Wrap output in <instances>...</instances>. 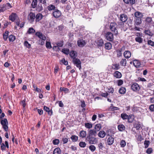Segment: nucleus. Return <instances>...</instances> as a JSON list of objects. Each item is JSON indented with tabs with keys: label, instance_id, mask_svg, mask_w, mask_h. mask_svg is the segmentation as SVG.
Instances as JSON below:
<instances>
[{
	"label": "nucleus",
	"instance_id": "nucleus-60",
	"mask_svg": "<svg viewBox=\"0 0 154 154\" xmlns=\"http://www.w3.org/2000/svg\"><path fill=\"white\" fill-rule=\"evenodd\" d=\"M24 45L27 48H30L31 45L30 44H29L28 42L26 41L24 43Z\"/></svg>",
	"mask_w": 154,
	"mask_h": 154
},
{
	"label": "nucleus",
	"instance_id": "nucleus-33",
	"mask_svg": "<svg viewBox=\"0 0 154 154\" xmlns=\"http://www.w3.org/2000/svg\"><path fill=\"white\" fill-rule=\"evenodd\" d=\"M128 121L129 122L132 123L134 120V116L133 115H131L128 116Z\"/></svg>",
	"mask_w": 154,
	"mask_h": 154
},
{
	"label": "nucleus",
	"instance_id": "nucleus-35",
	"mask_svg": "<svg viewBox=\"0 0 154 154\" xmlns=\"http://www.w3.org/2000/svg\"><path fill=\"white\" fill-rule=\"evenodd\" d=\"M144 33L146 35H147L151 36H153V34L149 30H146L144 31Z\"/></svg>",
	"mask_w": 154,
	"mask_h": 154
},
{
	"label": "nucleus",
	"instance_id": "nucleus-43",
	"mask_svg": "<svg viewBox=\"0 0 154 154\" xmlns=\"http://www.w3.org/2000/svg\"><path fill=\"white\" fill-rule=\"evenodd\" d=\"M8 32L6 31L3 34V37L4 39L6 41L8 38Z\"/></svg>",
	"mask_w": 154,
	"mask_h": 154
},
{
	"label": "nucleus",
	"instance_id": "nucleus-9",
	"mask_svg": "<svg viewBox=\"0 0 154 154\" xmlns=\"http://www.w3.org/2000/svg\"><path fill=\"white\" fill-rule=\"evenodd\" d=\"M0 145H1V149L2 151L5 150L6 148L8 149L9 148V144L7 141H5V144L3 143H1Z\"/></svg>",
	"mask_w": 154,
	"mask_h": 154
},
{
	"label": "nucleus",
	"instance_id": "nucleus-16",
	"mask_svg": "<svg viewBox=\"0 0 154 154\" xmlns=\"http://www.w3.org/2000/svg\"><path fill=\"white\" fill-rule=\"evenodd\" d=\"M17 17L16 14L12 13L9 16V19L12 21H14Z\"/></svg>",
	"mask_w": 154,
	"mask_h": 154
},
{
	"label": "nucleus",
	"instance_id": "nucleus-10",
	"mask_svg": "<svg viewBox=\"0 0 154 154\" xmlns=\"http://www.w3.org/2000/svg\"><path fill=\"white\" fill-rule=\"evenodd\" d=\"M114 142V138L112 136H110L107 138L106 144L109 146H111L113 144Z\"/></svg>",
	"mask_w": 154,
	"mask_h": 154
},
{
	"label": "nucleus",
	"instance_id": "nucleus-13",
	"mask_svg": "<svg viewBox=\"0 0 154 154\" xmlns=\"http://www.w3.org/2000/svg\"><path fill=\"white\" fill-rule=\"evenodd\" d=\"M127 16L125 14H122L120 15V20L122 22L121 25H123V22H125L127 20Z\"/></svg>",
	"mask_w": 154,
	"mask_h": 154
},
{
	"label": "nucleus",
	"instance_id": "nucleus-64",
	"mask_svg": "<svg viewBox=\"0 0 154 154\" xmlns=\"http://www.w3.org/2000/svg\"><path fill=\"white\" fill-rule=\"evenodd\" d=\"M152 21V19L151 17H148L146 18V21L148 23H150Z\"/></svg>",
	"mask_w": 154,
	"mask_h": 154
},
{
	"label": "nucleus",
	"instance_id": "nucleus-4",
	"mask_svg": "<svg viewBox=\"0 0 154 154\" xmlns=\"http://www.w3.org/2000/svg\"><path fill=\"white\" fill-rule=\"evenodd\" d=\"M72 61L74 65H76L77 67L79 68V69H80L81 68V63L79 59L76 58L73 59Z\"/></svg>",
	"mask_w": 154,
	"mask_h": 154
},
{
	"label": "nucleus",
	"instance_id": "nucleus-31",
	"mask_svg": "<svg viewBox=\"0 0 154 154\" xmlns=\"http://www.w3.org/2000/svg\"><path fill=\"white\" fill-rule=\"evenodd\" d=\"M120 63L121 65L122 66H126L127 63L126 60L125 59H122L120 61Z\"/></svg>",
	"mask_w": 154,
	"mask_h": 154
},
{
	"label": "nucleus",
	"instance_id": "nucleus-18",
	"mask_svg": "<svg viewBox=\"0 0 154 154\" xmlns=\"http://www.w3.org/2000/svg\"><path fill=\"white\" fill-rule=\"evenodd\" d=\"M69 55L70 57L73 59L76 58L77 56V54L76 51H71L69 52Z\"/></svg>",
	"mask_w": 154,
	"mask_h": 154
},
{
	"label": "nucleus",
	"instance_id": "nucleus-27",
	"mask_svg": "<svg viewBox=\"0 0 154 154\" xmlns=\"http://www.w3.org/2000/svg\"><path fill=\"white\" fill-rule=\"evenodd\" d=\"M104 44L103 40L101 39H98L97 42V44L99 46H101Z\"/></svg>",
	"mask_w": 154,
	"mask_h": 154
},
{
	"label": "nucleus",
	"instance_id": "nucleus-54",
	"mask_svg": "<svg viewBox=\"0 0 154 154\" xmlns=\"http://www.w3.org/2000/svg\"><path fill=\"white\" fill-rule=\"evenodd\" d=\"M150 142L148 140H145L144 142V145L145 146V147L147 148L148 147L149 144Z\"/></svg>",
	"mask_w": 154,
	"mask_h": 154
},
{
	"label": "nucleus",
	"instance_id": "nucleus-47",
	"mask_svg": "<svg viewBox=\"0 0 154 154\" xmlns=\"http://www.w3.org/2000/svg\"><path fill=\"white\" fill-rule=\"evenodd\" d=\"M120 145L121 147H124L126 145L125 141L124 140H122L120 142Z\"/></svg>",
	"mask_w": 154,
	"mask_h": 154
},
{
	"label": "nucleus",
	"instance_id": "nucleus-52",
	"mask_svg": "<svg viewBox=\"0 0 154 154\" xmlns=\"http://www.w3.org/2000/svg\"><path fill=\"white\" fill-rule=\"evenodd\" d=\"M147 44L149 45L154 47V42L150 40L148 41Z\"/></svg>",
	"mask_w": 154,
	"mask_h": 154
},
{
	"label": "nucleus",
	"instance_id": "nucleus-28",
	"mask_svg": "<svg viewBox=\"0 0 154 154\" xmlns=\"http://www.w3.org/2000/svg\"><path fill=\"white\" fill-rule=\"evenodd\" d=\"M134 15L137 18H141L142 16L143 15L140 12L137 11L136 12H135L134 14Z\"/></svg>",
	"mask_w": 154,
	"mask_h": 154
},
{
	"label": "nucleus",
	"instance_id": "nucleus-59",
	"mask_svg": "<svg viewBox=\"0 0 154 154\" xmlns=\"http://www.w3.org/2000/svg\"><path fill=\"white\" fill-rule=\"evenodd\" d=\"M20 104L22 105V106L23 107V108L24 109V107L26 106V100H24L22 101H21Z\"/></svg>",
	"mask_w": 154,
	"mask_h": 154
},
{
	"label": "nucleus",
	"instance_id": "nucleus-8",
	"mask_svg": "<svg viewBox=\"0 0 154 154\" xmlns=\"http://www.w3.org/2000/svg\"><path fill=\"white\" fill-rule=\"evenodd\" d=\"M131 88L133 91H139L140 89L139 85L137 83H134L132 84Z\"/></svg>",
	"mask_w": 154,
	"mask_h": 154
},
{
	"label": "nucleus",
	"instance_id": "nucleus-49",
	"mask_svg": "<svg viewBox=\"0 0 154 154\" xmlns=\"http://www.w3.org/2000/svg\"><path fill=\"white\" fill-rule=\"evenodd\" d=\"M46 40L39 39L38 41V43L39 45H43L45 43V41Z\"/></svg>",
	"mask_w": 154,
	"mask_h": 154
},
{
	"label": "nucleus",
	"instance_id": "nucleus-58",
	"mask_svg": "<svg viewBox=\"0 0 154 154\" xmlns=\"http://www.w3.org/2000/svg\"><path fill=\"white\" fill-rule=\"evenodd\" d=\"M110 109L112 111L116 110H119V108L114 106H111L110 107Z\"/></svg>",
	"mask_w": 154,
	"mask_h": 154
},
{
	"label": "nucleus",
	"instance_id": "nucleus-25",
	"mask_svg": "<svg viewBox=\"0 0 154 154\" xmlns=\"http://www.w3.org/2000/svg\"><path fill=\"white\" fill-rule=\"evenodd\" d=\"M119 93L121 94H124L126 92V89L125 88L122 87L119 90Z\"/></svg>",
	"mask_w": 154,
	"mask_h": 154
},
{
	"label": "nucleus",
	"instance_id": "nucleus-30",
	"mask_svg": "<svg viewBox=\"0 0 154 154\" xmlns=\"http://www.w3.org/2000/svg\"><path fill=\"white\" fill-rule=\"evenodd\" d=\"M142 37H136L135 38V41L139 43H142L143 41Z\"/></svg>",
	"mask_w": 154,
	"mask_h": 154
},
{
	"label": "nucleus",
	"instance_id": "nucleus-55",
	"mask_svg": "<svg viewBox=\"0 0 154 154\" xmlns=\"http://www.w3.org/2000/svg\"><path fill=\"white\" fill-rule=\"evenodd\" d=\"M60 141L58 139H55L53 141V143L54 145H58Z\"/></svg>",
	"mask_w": 154,
	"mask_h": 154
},
{
	"label": "nucleus",
	"instance_id": "nucleus-37",
	"mask_svg": "<svg viewBox=\"0 0 154 154\" xmlns=\"http://www.w3.org/2000/svg\"><path fill=\"white\" fill-rule=\"evenodd\" d=\"M124 2L127 4H133L135 3V0H123Z\"/></svg>",
	"mask_w": 154,
	"mask_h": 154
},
{
	"label": "nucleus",
	"instance_id": "nucleus-5",
	"mask_svg": "<svg viewBox=\"0 0 154 154\" xmlns=\"http://www.w3.org/2000/svg\"><path fill=\"white\" fill-rule=\"evenodd\" d=\"M35 18V14L33 13H30L28 16V19L30 23H32Z\"/></svg>",
	"mask_w": 154,
	"mask_h": 154
},
{
	"label": "nucleus",
	"instance_id": "nucleus-53",
	"mask_svg": "<svg viewBox=\"0 0 154 154\" xmlns=\"http://www.w3.org/2000/svg\"><path fill=\"white\" fill-rule=\"evenodd\" d=\"M46 47L47 48H51V46L50 42H46Z\"/></svg>",
	"mask_w": 154,
	"mask_h": 154
},
{
	"label": "nucleus",
	"instance_id": "nucleus-40",
	"mask_svg": "<svg viewBox=\"0 0 154 154\" xmlns=\"http://www.w3.org/2000/svg\"><path fill=\"white\" fill-rule=\"evenodd\" d=\"M44 109L46 112H48V114L50 115H51L52 112H51L49 109V108L46 106H44Z\"/></svg>",
	"mask_w": 154,
	"mask_h": 154
},
{
	"label": "nucleus",
	"instance_id": "nucleus-14",
	"mask_svg": "<svg viewBox=\"0 0 154 154\" xmlns=\"http://www.w3.org/2000/svg\"><path fill=\"white\" fill-rule=\"evenodd\" d=\"M97 134V132L94 129H91L88 131V136L91 137L93 136H95Z\"/></svg>",
	"mask_w": 154,
	"mask_h": 154
},
{
	"label": "nucleus",
	"instance_id": "nucleus-42",
	"mask_svg": "<svg viewBox=\"0 0 154 154\" xmlns=\"http://www.w3.org/2000/svg\"><path fill=\"white\" fill-rule=\"evenodd\" d=\"M71 138L72 141L76 142L78 140V137L75 135H72L71 137Z\"/></svg>",
	"mask_w": 154,
	"mask_h": 154
},
{
	"label": "nucleus",
	"instance_id": "nucleus-48",
	"mask_svg": "<svg viewBox=\"0 0 154 154\" xmlns=\"http://www.w3.org/2000/svg\"><path fill=\"white\" fill-rule=\"evenodd\" d=\"M55 8V6L52 5H51L48 7V9L49 11H51L53 10H54Z\"/></svg>",
	"mask_w": 154,
	"mask_h": 154
},
{
	"label": "nucleus",
	"instance_id": "nucleus-21",
	"mask_svg": "<svg viewBox=\"0 0 154 154\" xmlns=\"http://www.w3.org/2000/svg\"><path fill=\"white\" fill-rule=\"evenodd\" d=\"M106 132L103 131H100L98 134V136L101 138H104L106 136Z\"/></svg>",
	"mask_w": 154,
	"mask_h": 154
},
{
	"label": "nucleus",
	"instance_id": "nucleus-44",
	"mask_svg": "<svg viewBox=\"0 0 154 154\" xmlns=\"http://www.w3.org/2000/svg\"><path fill=\"white\" fill-rule=\"evenodd\" d=\"M141 19L140 18H137L136 20L135 23L136 25H139L141 23Z\"/></svg>",
	"mask_w": 154,
	"mask_h": 154
},
{
	"label": "nucleus",
	"instance_id": "nucleus-50",
	"mask_svg": "<svg viewBox=\"0 0 154 154\" xmlns=\"http://www.w3.org/2000/svg\"><path fill=\"white\" fill-rule=\"evenodd\" d=\"M35 32V30L32 28H29L27 31V32L29 34L34 33Z\"/></svg>",
	"mask_w": 154,
	"mask_h": 154
},
{
	"label": "nucleus",
	"instance_id": "nucleus-17",
	"mask_svg": "<svg viewBox=\"0 0 154 154\" xmlns=\"http://www.w3.org/2000/svg\"><path fill=\"white\" fill-rule=\"evenodd\" d=\"M133 63L134 66L136 68L139 67L141 65L140 62L137 60H133Z\"/></svg>",
	"mask_w": 154,
	"mask_h": 154
},
{
	"label": "nucleus",
	"instance_id": "nucleus-24",
	"mask_svg": "<svg viewBox=\"0 0 154 154\" xmlns=\"http://www.w3.org/2000/svg\"><path fill=\"white\" fill-rule=\"evenodd\" d=\"M101 128V125L100 124H98L95 125L94 129L97 132L99 131L100 130Z\"/></svg>",
	"mask_w": 154,
	"mask_h": 154
},
{
	"label": "nucleus",
	"instance_id": "nucleus-56",
	"mask_svg": "<svg viewBox=\"0 0 154 154\" xmlns=\"http://www.w3.org/2000/svg\"><path fill=\"white\" fill-rule=\"evenodd\" d=\"M117 83L118 86H121L123 84V81L122 79L118 80L117 81Z\"/></svg>",
	"mask_w": 154,
	"mask_h": 154
},
{
	"label": "nucleus",
	"instance_id": "nucleus-62",
	"mask_svg": "<svg viewBox=\"0 0 154 154\" xmlns=\"http://www.w3.org/2000/svg\"><path fill=\"white\" fill-rule=\"evenodd\" d=\"M98 146L100 149H101L102 150L103 148H104V146L101 143H100L98 144Z\"/></svg>",
	"mask_w": 154,
	"mask_h": 154
},
{
	"label": "nucleus",
	"instance_id": "nucleus-12",
	"mask_svg": "<svg viewBox=\"0 0 154 154\" xmlns=\"http://www.w3.org/2000/svg\"><path fill=\"white\" fill-rule=\"evenodd\" d=\"M35 35L39 38V39H46V38L45 36L40 32H37L36 33Z\"/></svg>",
	"mask_w": 154,
	"mask_h": 154
},
{
	"label": "nucleus",
	"instance_id": "nucleus-11",
	"mask_svg": "<svg viewBox=\"0 0 154 154\" xmlns=\"http://www.w3.org/2000/svg\"><path fill=\"white\" fill-rule=\"evenodd\" d=\"M52 14L53 16L56 18L60 17L61 14V12L57 10H54Z\"/></svg>",
	"mask_w": 154,
	"mask_h": 154
},
{
	"label": "nucleus",
	"instance_id": "nucleus-23",
	"mask_svg": "<svg viewBox=\"0 0 154 154\" xmlns=\"http://www.w3.org/2000/svg\"><path fill=\"white\" fill-rule=\"evenodd\" d=\"M86 132L85 131L82 130L79 133V136L82 138H85L86 135Z\"/></svg>",
	"mask_w": 154,
	"mask_h": 154
},
{
	"label": "nucleus",
	"instance_id": "nucleus-7",
	"mask_svg": "<svg viewBox=\"0 0 154 154\" xmlns=\"http://www.w3.org/2000/svg\"><path fill=\"white\" fill-rule=\"evenodd\" d=\"M85 41L83 39H80L77 41L78 45L80 47H83L86 44Z\"/></svg>",
	"mask_w": 154,
	"mask_h": 154
},
{
	"label": "nucleus",
	"instance_id": "nucleus-3",
	"mask_svg": "<svg viewBox=\"0 0 154 154\" xmlns=\"http://www.w3.org/2000/svg\"><path fill=\"white\" fill-rule=\"evenodd\" d=\"M1 123L2 125L3 128L5 131H7L8 130V127L7 125L8 122L6 119H5L1 121Z\"/></svg>",
	"mask_w": 154,
	"mask_h": 154
},
{
	"label": "nucleus",
	"instance_id": "nucleus-63",
	"mask_svg": "<svg viewBox=\"0 0 154 154\" xmlns=\"http://www.w3.org/2000/svg\"><path fill=\"white\" fill-rule=\"evenodd\" d=\"M152 151V149L151 148H148L146 151V152L148 154H150L151 153Z\"/></svg>",
	"mask_w": 154,
	"mask_h": 154
},
{
	"label": "nucleus",
	"instance_id": "nucleus-41",
	"mask_svg": "<svg viewBox=\"0 0 154 154\" xmlns=\"http://www.w3.org/2000/svg\"><path fill=\"white\" fill-rule=\"evenodd\" d=\"M62 52L64 54L68 55L69 53V50L67 48H64L62 50Z\"/></svg>",
	"mask_w": 154,
	"mask_h": 154
},
{
	"label": "nucleus",
	"instance_id": "nucleus-26",
	"mask_svg": "<svg viewBox=\"0 0 154 154\" xmlns=\"http://www.w3.org/2000/svg\"><path fill=\"white\" fill-rule=\"evenodd\" d=\"M119 130L120 131H123L125 130V127L123 125H119L118 126Z\"/></svg>",
	"mask_w": 154,
	"mask_h": 154
},
{
	"label": "nucleus",
	"instance_id": "nucleus-34",
	"mask_svg": "<svg viewBox=\"0 0 154 154\" xmlns=\"http://www.w3.org/2000/svg\"><path fill=\"white\" fill-rule=\"evenodd\" d=\"M63 42H60L57 43V46H54L53 47V48L54 49H55L56 48H57V49H58L59 48V47H61L63 46Z\"/></svg>",
	"mask_w": 154,
	"mask_h": 154
},
{
	"label": "nucleus",
	"instance_id": "nucleus-29",
	"mask_svg": "<svg viewBox=\"0 0 154 154\" xmlns=\"http://www.w3.org/2000/svg\"><path fill=\"white\" fill-rule=\"evenodd\" d=\"M105 48L107 50H110L111 48L112 45L109 42H107L105 44Z\"/></svg>",
	"mask_w": 154,
	"mask_h": 154
},
{
	"label": "nucleus",
	"instance_id": "nucleus-1",
	"mask_svg": "<svg viewBox=\"0 0 154 154\" xmlns=\"http://www.w3.org/2000/svg\"><path fill=\"white\" fill-rule=\"evenodd\" d=\"M109 29L110 30L113 32L115 35H117L118 34V25L115 22H112L110 23Z\"/></svg>",
	"mask_w": 154,
	"mask_h": 154
},
{
	"label": "nucleus",
	"instance_id": "nucleus-15",
	"mask_svg": "<svg viewBox=\"0 0 154 154\" xmlns=\"http://www.w3.org/2000/svg\"><path fill=\"white\" fill-rule=\"evenodd\" d=\"M113 75L114 77L117 79H120L122 76L121 73L118 71H115L113 74Z\"/></svg>",
	"mask_w": 154,
	"mask_h": 154
},
{
	"label": "nucleus",
	"instance_id": "nucleus-19",
	"mask_svg": "<svg viewBox=\"0 0 154 154\" xmlns=\"http://www.w3.org/2000/svg\"><path fill=\"white\" fill-rule=\"evenodd\" d=\"M124 55L126 58L128 59L131 57V54L130 51H126L124 52Z\"/></svg>",
	"mask_w": 154,
	"mask_h": 154
},
{
	"label": "nucleus",
	"instance_id": "nucleus-45",
	"mask_svg": "<svg viewBox=\"0 0 154 154\" xmlns=\"http://www.w3.org/2000/svg\"><path fill=\"white\" fill-rule=\"evenodd\" d=\"M121 117L124 120L127 119L128 118V116L125 113H122L121 114Z\"/></svg>",
	"mask_w": 154,
	"mask_h": 154
},
{
	"label": "nucleus",
	"instance_id": "nucleus-61",
	"mask_svg": "<svg viewBox=\"0 0 154 154\" xmlns=\"http://www.w3.org/2000/svg\"><path fill=\"white\" fill-rule=\"evenodd\" d=\"M61 61L65 65H67L68 64V61L66 60L64 58H63Z\"/></svg>",
	"mask_w": 154,
	"mask_h": 154
},
{
	"label": "nucleus",
	"instance_id": "nucleus-46",
	"mask_svg": "<svg viewBox=\"0 0 154 154\" xmlns=\"http://www.w3.org/2000/svg\"><path fill=\"white\" fill-rule=\"evenodd\" d=\"M37 0H33L32 4V8H35L36 7L37 5Z\"/></svg>",
	"mask_w": 154,
	"mask_h": 154
},
{
	"label": "nucleus",
	"instance_id": "nucleus-32",
	"mask_svg": "<svg viewBox=\"0 0 154 154\" xmlns=\"http://www.w3.org/2000/svg\"><path fill=\"white\" fill-rule=\"evenodd\" d=\"M61 150L59 148L55 149L53 151V154H60Z\"/></svg>",
	"mask_w": 154,
	"mask_h": 154
},
{
	"label": "nucleus",
	"instance_id": "nucleus-36",
	"mask_svg": "<svg viewBox=\"0 0 154 154\" xmlns=\"http://www.w3.org/2000/svg\"><path fill=\"white\" fill-rule=\"evenodd\" d=\"M9 40L10 42H13L15 40V36L11 35L9 36Z\"/></svg>",
	"mask_w": 154,
	"mask_h": 154
},
{
	"label": "nucleus",
	"instance_id": "nucleus-22",
	"mask_svg": "<svg viewBox=\"0 0 154 154\" xmlns=\"http://www.w3.org/2000/svg\"><path fill=\"white\" fill-rule=\"evenodd\" d=\"M112 68L114 70H117L120 68L119 64H113L112 65Z\"/></svg>",
	"mask_w": 154,
	"mask_h": 154
},
{
	"label": "nucleus",
	"instance_id": "nucleus-51",
	"mask_svg": "<svg viewBox=\"0 0 154 154\" xmlns=\"http://www.w3.org/2000/svg\"><path fill=\"white\" fill-rule=\"evenodd\" d=\"M89 149L92 152H94L96 149V147L93 145H91L89 146Z\"/></svg>",
	"mask_w": 154,
	"mask_h": 154
},
{
	"label": "nucleus",
	"instance_id": "nucleus-2",
	"mask_svg": "<svg viewBox=\"0 0 154 154\" xmlns=\"http://www.w3.org/2000/svg\"><path fill=\"white\" fill-rule=\"evenodd\" d=\"M105 37L106 39L109 41H112L113 40V34L111 32H107L105 34Z\"/></svg>",
	"mask_w": 154,
	"mask_h": 154
},
{
	"label": "nucleus",
	"instance_id": "nucleus-6",
	"mask_svg": "<svg viewBox=\"0 0 154 154\" xmlns=\"http://www.w3.org/2000/svg\"><path fill=\"white\" fill-rule=\"evenodd\" d=\"M87 139H88L89 143L92 144L95 143L97 141L96 138L93 136H88Z\"/></svg>",
	"mask_w": 154,
	"mask_h": 154
},
{
	"label": "nucleus",
	"instance_id": "nucleus-38",
	"mask_svg": "<svg viewBox=\"0 0 154 154\" xmlns=\"http://www.w3.org/2000/svg\"><path fill=\"white\" fill-rule=\"evenodd\" d=\"M60 91H63L65 93H67L69 92V90L67 88L63 87H61L60 88Z\"/></svg>",
	"mask_w": 154,
	"mask_h": 154
},
{
	"label": "nucleus",
	"instance_id": "nucleus-20",
	"mask_svg": "<svg viewBox=\"0 0 154 154\" xmlns=\"http://www.w3.org/2000/svg\"><path fill=\"white\" fill-rule=\"evenodd\" d=\"M43 16L42 14L38 13L36 14L35 16V20L36 22L39 21L42 18Z\"/></svg>",
	"mask_w": 154,
	"mask_h": 154
},
{
	"label": "nucleus",
	"instance_id": "nucleus-57",
	"mask_svg": "<svg viewBox=\"0 0 154 154\" xmlns=\"http://www.w3.org/2000/svg\"><path fill=\"white\" fill-rule=\"evenodd\" d=\"M86 145V144L85 142H81L79 143V146L81 147H84Z\"/></svg>",
	"mask_w": 154,
	"mask_h": 154
},
{
	"label": "nucleus",
	"instance_id": "nucleus-39",
	"mask_svg": "<svg viewBox=\"0 0 154 154\" xmlns=\"http://www.w3.org/2000/svg\"><path fill=\"white\" fill-rule=\"evenodd\" d=\"M85 125L86 128L90 129L92 127L93 125L91 123H87L85 124Z\"/></svg>",
	"mask_w": 154,
	"mask_h": 154
}]
</instances>
